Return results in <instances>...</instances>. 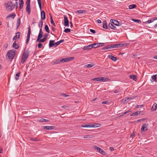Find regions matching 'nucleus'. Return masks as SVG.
Returning <instances> with one entry per match:
<instances>
[{
  "label": "nucleus",
  "instance_id": "f257e3e1",
  "mask_svg": "<svg viewBox=\"0 0 157 157\" xmlns=\"http://www.w3.org/2000/svg\"><path fill=\"white\" fill-rule=\"evenodd\" d=\"M6 4V10L9 11H12L16 6V5L13 4L12 2H7Z\"/></svg>",
  "mask_w": 157,
  "mask_h": 157
},
{
  "label": "nucleus",
  "instance_id": "f03ea898",
  "mask_svg": "<svg viewBox=\"0 0 157 157\" xmlns=\"http://www.w3.org/2000/svg\"><path fill=\"white\" fill-rule=\"evenodd\" d=\"M16 53L17 52L16 50L12 49L9 51L6 55L8 56L9 59L12 60Z\"/></svg>",
  "mask_w": 157,
  "mask_h": 157
},
{
  "label": "nucleus",
  "instance_id": "7ed1b4c3",
  "mask_svg": "<svg viewBox=\"0 0 157 157\" xmlns=\"http://www.w3.org/2000/svg\"><path fill=\"white\" fill-rule=\"evenodd\" d=\"M29 52L28 51H26L23 54L21 57V63L22 64L24 63L28 57Z\"/></svg>",
  "mask_w": 157,
  "mask_h": 157
},
{
  "label": "nucleus",
  "instance_id": "20e7f679",
  "mask_svg": "<svg viewBox=\"0 0 157 157\" xmlns=\"http://www.w3.org/2000/svg\"><path fill=\"white\" fill-rule=\"evenodd\" d=\"M30 1V0H27L26 2V9L28 14H30L31 11Z\"/></svg>",
  "mask_w": 157,
  "mask_h": 157
},
{
  "label": "nucleus",
  "instance_id": "39448f33",
  "mask_svg": "<svg viewBox=\"0 0 157 157\" xmlns=\"http://www.w3.org/2000/svg\"><path fill=\"white\" fill-rule=\"evenodd\" d=\"M110 22L113 23L114 25L117 26H121L123 24V23L122 22L120 23L117 20L112 19L110 20Z\"/></svg>",
  "mask_w": 157,
  "mask_h": 157
},
{
  "label": "nucleus",
  "instance_id": "423d86ee",
  "mask_svg": "<svg viewBox=\"0 0 157 157\" xmlns=\"http://www.w3.org/2000/svg\"><path fill=\"white\" fill-rule=\"evenodd\" d=\"M94 148L97 150L99 152L104 155H106V153L103 150L97 146H94Z\"/></svg>",
  "mask_w": 157,
  "mask_h": 157
},
{
  "label": "nucleus",
  "instance_id": "0eeeda50",
  "mask_svg": "<svg viewBox=\"0 0 157 157\" xmlns=\"http://www.w3.org/2000/svg\"><path fill=\"white\" fill-rule=\"evenodd\" d=\"M31 29H30V27L29 25L28 27V32L27 33V38L26 39V41L25 42L26 44H27L30 40V35L31 34Z\"/></svg>",
  "mask_w": 157,
  "mask_h": 157
},
{
  "label": "nucleus",
  "instance_id": "6e6552de",
  "mask_svg": "<svg viewBox=\"0 0 157 157\" xmlns=\"http://www.w3.org/2000/svg\"><path fill=\"white\" fill-rule=\"evenodd\" d=\"M74 59V57H69L62 58L61 59L62 63H63L71 61Z\"/></svg>",
  "mask_w": 157,
  "mask_h": 157
},
{
  "label": "nucleus",
  "instance_id": "1a4fd4ad",
  "mask_svg": "<svg viewBox=\"0 0 157 157\" xmlns=\"http://www.w3.org/2000/svg\"><path fill=\"white\" fill-rule=\"evenodd\" d=\"M64 25L65 26L68 27L69 25V21L66 15L64 16Z\"/></svg>",
  "mask_w": 157,
  "mask_h": 157
},
{
  "label": "nucleus",
  "instance_id": "9d476101",
  "mask_svg": "<svg viewBox=\"0 0 157 157\" xmlns=\"http://www.w3.org/2000/svg\"><path fill=\"white\" fill-rule=\"evenodd\" d=\"M49 35L48 33H46L44 34V37L42 39H40L38 42L39 43H43L47 39Z\"/></svg>",
  "mask_w": 157,
  "mask_h": 157
},
{
  "label": "nucleus",
  "instance_id": "9b49d317",
  "mask_svg": "<svg viewBox=\"0 0 157 157\" xmlns=\"http://www.w3.org/2000/svg\"><path fill=\"white\" fill-rule=\"evenodd\" d=\"M109 26L111 29L117 30L116 31L117 32H119L121 31V30L119 29H118L117 27L114 26L113 24L111 22L109 23Z\"/></svg>",
  "mask_w": 157,
  "mask_h": 157
},
{
  "label": "nucleus",
  "instance_id": "f8f14e48",
  "mask_svg": "<svg viewBox=\"0 0 157 157\" xmlns=\"http://www.w3.org/2000/svg\"><path fill=\"white\" fill-rule=\"evenodd\" d=\"M148 126V124H144L142 126V127L141 129V132L144 131H147V126Z\"/></svg>",
  "mask_w": 157,
  "mask_h": 157
},
{
  "label": "nucleus",
  "instance_id": "ddd939ff",
  "mask_svg": "<svg viewBox=\"0 0 157 157\" xmlns=\"http://www.w3.org/2000/svg\"><path fill=\"white\" fill-rule=\"evenodd\" d=\"M104 44V43H97L93 44L92 45L93 46V48H96L102 46Z\"/></svg>",
  "mask_w": 157,
  "mask_h": 157
},
{
  "label": "nucleus",
  "instance_id": "4468645a",
  "mask_svg": "<svg viewBox=\"0 0 157 157\" xmlns=\"http://www.w3.org/2000/svg\"><path fill=\"white\" fill-rule=\"evenodd\" d=\"M92 45V44H89L87 46H85L82 49L83 50L90 49L93 48V46Z\"/></svg>",
  "mask_w": 157,
  "mask_h": 157
},
{
  "label": "nucleus",
  "instance_id": "2eb2a0df",
  "mask_svg": "<svg viewBox=\"0 0 157 157\" xmlns=\"http://www.w3.org/2000/svg\"><path fill=\"white\" fill-rule=\"evenodd\" d=\"M55 128L54 126H44L43 127L44 129L46 130H52L54 129Z\"/></svg>",
  "mask_w": 157,
  "mask_h": 157
},
{
  "label": "nucleus",
  "instance_id": "dca6fc26",
  "mask_svg": "<svg viewBox=\"0 0 157 157\" xmlns=\"http://www.w3.org/2000/svg\"><path fill=\"white\" fill-rule=\"evenodd\" d=\"M53 46H55V40H50L49 42V47L50 48L52 47Z\"/></svg>",
  "mask_w": 157,
  "mask_h": 157
},
{
  "label": "nucleus",
  "instance_id": "f3484780",
  "mask_svg": "<svg viewBox=\"0 0 157 157\" xmlns=\"http://www.w3.org/2000/svg\"><path fill=\"white\" fill-rule=\"evenodd\" d=\"M18 43L17 41H15L13 44V47L15 49H17L19 48V46L17 45Z\"/></svg>",
  "mask_w": 157,
  "mask_h": 157
},
{
  "label": "nucleus",
  "instance_id": "a211bd4d",
  "mask_svg": "<svg viewBox=\"0 0 157 157\" xmlns=\"http://www.w3.org/2000/svg\"><path fill=\"white\" fill-rule=\"evenodd\" d=\"M100 81L103 82L108 81L109 80L108 78L105 77H100Z\"/></svg>",
  "mask_w": 157,
  "mask_h": 157
},
{
  "label": "nucleus",
  "instance_id": "6ab92c4d",
  "mask_svg": "<svg viewBox=\"0 0 157 157\" xmlns=\"http://www.w3.org/2000/svg\"><path fill=\"white\" fill-rule=\"evenodd\" d=\"M41 20H44L45 19V12L44 11H41Z\"/></svg>",
  "mask_w": 157,
  "mask_h": 157
},
{
  "label": "nucleus",
  "instance_id": "aec40b11",
  "mask_svg": "<svg viewBox=\"0 0 157 157\" xmlns=\"http://www.w3.org/2000/svg\"><path fill=\"white\" fill-rule=\"evenodd\" d=\"M19 9L21 10L22 9L24 2L23 0H19Z\"/></svg>",
  "mask_w": 157,
  "mask_h": 157
},
{
  "label": "nucleus",
  "instance_id": "412c9836",
  "mask_svg": "<svg viewBox=\"0 0 157 157\" xmlns=\"http://www.w3.org/2000/svg\"><path fill=\"white\" fill-rule=\"evenodd\" d=\"M16 15L14 13H12L11 14H9L6 17V18H9L10 17L12 19H13L15 17Z\"/></svg>",
  "mask_w": 157,
  "mask_h": 157
},
{
  "label": "nucleus",
  "instance_id": "4be33fe9",
  "mask_svg": "<svg viewBox=\"0 0 157 157\" xmlns=\"http://www.w3.org/2000/svg\"><path fill=\"white\" fill-rule=\"evenodd\" d=\"M132 98H126L122 100V101L124 103H126L130 101Z\"/></svg>",
  "mask_w": 157,
  "mask_h": 157
},
{
  "label": "nucleus",
  "instance_id": "5701e85b",
  "mask_svg": "<svg viewBox=\"0 0 157 157\" xmlns=\"http://www.w3.org/2000/svg\"><path fill=\"white\" fill-rule=\"evenodd\" d=\"M20 32H17L16 33V35L14 36L13 38V40H16L17 39H19L20 37Z\"/></svg>",
  "mask_w": 157,
  "mask_h": 157
},
{
  "label": "nucleus",
  "instance_id": "b1692460",
  "mask_svg": "<svg viewBox=\"0 0 157 157\" xmlns=\"http://www.w3.org/2000/svg\"><path fill=\"white\" fill-rule=\"evenodd\" d=\"M21 19L20 18H18L17 19V22L16 29H17L21 25Z\"/></svg>",
  "mask_w": 157,
  "mask_h": 157
},
{
  "label": "nucleus",
  "instance_id": "393cba45",
  "mask_svg": "<svg viewBox=\"0 0 157 157\" xmlns=\"http://www.w3.org/2000/svg\"><path fill=\"white\" fill-rule=\"evenodd\" d=\"M129 78L133 80L136 81L137 80V76L136 75H130L129 76Z\"/></svg>",
  "mask_w": 157,
  "mask_h": 157
},
{
  "label": "nucleus",
  "instance_id": "a878e982",
  "mask_svg": "<svg viewBox=\"0 0 157 157\" xmlns=\"http://www.w3.org/2000/svg\"><path fill=\"white\" fill-rule=\"evenodd\" d=\"M95 64L94 63H91V64H87L84 66L85 68H89L94 66Z\"/></svg>",
  "mask_w": 157,
  "mask_h": 157
},
{
  "label": "nucleus",
  "instance_id": "bb28decb",
  "mask_svg": "<svg viewBox=\"0 0 157 157\" xmlns=\"http://www.w3.org/2000/svg\"><path fill=\"white\" fill-rule=\"evenodd\" d=\"M91 127H100L101 124L99 123H94L93 124H91Z\"/></svg>",
  "mask_w": 157,
  "mask_h": 157
},
{
  "label": "nucleus",
  "instance_id": "cd10ccee",
  "mask_svg": "<svg viewBox=\"0 0 157 157\" xmlns=\"http://www.w3.org/2000/svg\"><path fill=\"white\" fill-rule=\"evenodd\" d=\"M113 61H116L118 59L116 57L111 55L108 56Z\"/></svg>",
  "mask_w": 157,
  "mask_h": 157
},
{
  "label": "nucleus",
  "instance_id": "c85d7f7f",
  "mask_svg": "<svg viewBox=\"0 0 157 157\" xmlns=\"http://www.w3.org/2000/svg\"><path fill=\"white\" fill-rule=\"evenodd\" d=\"M103 28L106 29H108V27L107 25V23L106 21H103Z\"/></svg>",
  "mask_w": 157,
  "mask_h": 157
},
{
  "label": "nucleus",
  "instance_id": "c756f323",
  "mask_svg": "<svg viewBox=\"0 0 157 157\" xmlns=\"http://www.w3.org/2000/svg\"><path fill=\"white\" fill-rule=\"evenodd\" d=\"M123 45L124 44H114V48L122 47Z\"/></svg>",
  "mask_w": 157,
  "mask_h": 157
},
{
  "label": "nucleus",
  "instance_id": "7c9ffc66",
  "mask_svg": "<svg viewBox=\"0 0 157 157\" xmlns=\"http://www.w3.org/2000/svg\"><path fill=\"white\" fill-rule=\"evenodd\" d=\"M142 112L141 111H136L132 113V114L131 115V116H137L139 114H140Z\"/></svg>",
  "mask_w": 157,
  "mask_h": 157
},
{
  "label": "nucleus",
  "instance_id": "2f4dec72",
  "mask_svg": "<svg viewBox=\"0 0 157 157\" xmlns=\"http://www.w3.org/2000/svg\"><path fill=\"white\" fill-rule=\"evenodd\" d=\"M157 108V104L155 103L152 106L151 110L153 111L156 110Z\"/></svg>",
  "mask_w": 157,
  "mask_h": 157
},
{
  "label": "nucleus",
  "instance_id": "473e14b6",
  "mask_svg": "<svg viewBox=\"0 0 157 157\" xmlns=\"http://www.w3.org/2000/svg\"><path fill=\"white\" fill-rule=\"evenodd\" d=\"M45 30L46 32L48 33H49L50 32L49 28L47 25H45L44 27Z\"/></svg>",
  "mask_w": 157,
  "mask_h": 157
},
{
  "label": "nucleus",
  "instance_id": "72a5a7b5",
  "mask_svg": "<svg viewBox=\"0 0 157 157\" xmlns=\"http://www.w3.org/2000/svg\"><path fill=\"white\" fill-rule=\"evenodd\" d=\"M152 78V80H151V81L152 82H153L154 81L156 78V75H154L151 76V77Z\"/></svg>",
  "mask_w": 157,
  "mask_h": 157
},
{
  "label": "nucleus",
  "instance_id": "f704fd0d",
  "mask_svg": "<svg viewBox=\"0 0 157 157\" xmlns=\"http://www.w3.org/2000/svg\"><path fill=\"white\" fill-rule=\"evenodd\" d=\"M43 35L42 34H39L38 38H37V39L36 40V42H38V41H39V40L41 39V38L43 36Z\"/></svg>",
  "mask_w": 157,
  "mask_h": 157
},
{
  "label": "nucleus",
  "instance_id": "c9c22d12",
  "mask_svg": "<svg viewBox=\"0 0 157 157\" xmlns=\"http://www.w3.org/2000/svg\"><path fill=\"white\" fill-rule=\"evenodd\" d=\"M136 6V5L133 4L129 5V9H132L135 8Z\"/></svg>",
  "mask_w": 157,
  "mask_h": 157
},
{
  "label": "nucleus",
  "instance_id": "e433bc0d",
  "mask_svg": "<svg viewBox=\"0 0 157 157\" xmlns=\"http://www.w3.org/2000/svg\"><path fill=\"white\" fill-rule=\"evenodd\" d=\"M50 21H51V23L54 26H56V25L55 24V23L53 21V19L52 17V16H50Z\"/></svg>",
  "mask_w": 157,
  "mask_h": 157
},
{
  "label": "nucleus",
  "instance_id": "4c0bfd02",
  "mask_svg": "<svg viewBox=\"0 0 157 157\" xmlns=\"http://www.w3.org/2000/svg\"><path fill=\"white\" fill-rule=\"evenodd\" d=\"M21 72H19V73H17L16 75V77H15V79L16 80H18L19 79V77L20 75V74Z\"/></svg>",
  "mask_w": 157,
  "mask_h": 157
},
{
  "label": "nucleus",
  "instance_id": "58836bf2",
  "mask_svg": "<svg viewBox=\"0 0 157 157\" xmlns=\"http://www.w3.org/2000/svg\"><path fill=\"white\" fill-rule=\"evenodd\" d=\"M77 12L78 13L81 14L83 13H85L86 12V11L85 10H78L77 11Z\"/></svg>",
  "mask_w": 157,
  "mask_h": 157
},
{
  "label": "nucleus",
  "instance_id": "ea45409f",
  "mask_svg": "<svg viewBox=\"0 0 157 157\" xmlns=\"http://www.w3.org/2000/svg\"><path fill=\"white\" fill-rule=\"evenodd\" d=\"M91 124H85V125H82L81 126L82 127H91Z\"/></svg>",
  "mask_w": 157,
  "mask_h": 157
},
{
  "label": "nucleus",
  "instance_id": "a19ab883",
  "mask_svg": "<svg viewBox=\"0 0 157 157\" xmlns=\"http://www.w3.org/2000/svg\"><path fill=\"white\" fill-rule=\"evenodd\" d=\"M43 20H41L40 21V24L39 25V27L40 29H42L43 26Z\"/></svg>",
  "mask_w": 157,
  "mask_h": 157
},
{
  "label": "nucleus",
  "instance_id": "79ce46f5",
  "mask_svg": "<svg viewBox=\"0 0 157 157\" xmlns=\"http://www.w3.org/2000/svg\"><path fill=\"white\" fill-rule=\"evenodd\" d=\"M40 121L41 122H47L49 121V120L42 118L41 119Z\"/></svg>",
  "mask_w": 157,
  "mask_h": 157
},
{
  "label": "nucleus",
  "instance_id": "37998d69",
  "mask_svg": "<svg viewBox=\"0 0 157 157\" xmlns=\"http://www.w3.org/2000/svg\"><path fill=\"white\" fill-rule=\"evenodd\" d=\"M39 6V8L40 10H41V0H37Z\"/></svg>",
  "mask_w": 157,
  "mask_h": 157
},
{
  "label": "nucleus",
  "instance_id": "c03bdc74",
  "mask_svg": "<svg viewBox=\"0 0 157 157\" xmlns=\"http://www.w3.org/2000/svg\"><path fill=\"white\" fill-rule=\"evenodd\" d=\"M131 111H130V110H128V111H126L125 112H124V113H121V115H120V116H123L124 115L126 114H127V113H129V112H130Z\"/></svg>",
  "mask_w": 157,
  "mask_h": 157
},
{
  "label": "nucleus",
  "instance_id": "a18cd8bd",
  "mask_svg": "<svg viewBox=\"0 0 157 157\" xmlns=\"http://www.w3.org/2000/svg\"><path fill=\"white\" fill-rule=\"evenodd\" d=\"M60 62H62L61 59H60V60L58 59V60H56L54 62V64H58Z\"/></svg>",
  "mask_w": 157,
  "mask_h": 157
},
{
  "label": "nucleus",
  "instance_id": "49530a36",
  "mask_svg": "<svg viewBox=\"0 0 157 157\" xmlns=\"http://www.w3.org/2000/svg\"><path fill=\"white\" fill-rule=\"evenodd\" d=\"M132 20L135 22H137L138 23H140L141 22V21L140 20L135 19H132Z\"/></svg>",
  "mask_w": 157,
  "mask_h": 157
},
{
  "label": "nucleus",
  "instance_id": "de8ad7c7",
  "mask_svg": "<svg viewBox=\"0 0 157 157\" xmlns=\"http://www.w3.org/2000/svg\"><path fill=\"white\" fill-rule=\"evenodd\" d=\"M64 32L66 33H68L71 32V29L69 28H66L64 30Z\"/></svg>",
  "mask_w": 157,
  "mask_h": 157
},
{
  "label": "nucleus",
  "instance_id": "09e8293b",
  "mask_svg": "<svg viewBox=\"0 0 157 157\" xmlns=\"http://www.w3.org/2000/svg\"><path fill=\"white\" fill-rule=\"evenodd\" d=\"M110 49L109 45L106 46L102 48V50L108 49Z\"/></svg>",
  "mask_w": 157,
  "mask_h": 157
},
{
  "label": "nucleus",
  "instance_id": "8fccbe9b",
  "mask_svg": "<svg viewBox=\"0 0 157 157\" xmlns=\"http://www.w3.org/2000/svg\"><path fill=\"white\" fill-rule=\"evenodd\" d=\"M100 77H97V78H94L92 79V80L93 81H100Z\"/></svg>",
  "mask_w": 157,
  "mask_h": 157
},
{
  "label": "nucleus",
  "instance_id": "3c124183",
  "mask_svg": "<svg viewBox=\"0 0 157 157\" xmlns=\"http://www.w3.org/2000/svg\"><path fill=\"white\" fill-rule=\"evenodd\" d=\"M8 45V44L7 43H6L4 44L3 47V50H5L7 48Z\"/></svg>",
  "mask_w": 157,
  "mask_h": 157
},
{
  "label": "nucleus",
  "instance_id": "603ef678",
  "mask_svg": "<svg viewBox=\"0 0 157 157\" xmlns=\"http://www.w3.org/2000/svg\"><path fill=\"white\" fill-rule=\"evenodd\" d=\"M152 22H153L155 20H157V17H155L151 18V19Z\"/></svg>",
  "mask_w": 157,
  "mask_h": 157
},
{
  "label": "nucleus",
  "instance_id": "864d4df0",
  "mask_svg": "<svg viewBox=\"0 0 157 157\" xmlns=\"http://www.w3.org/2000/svg\"><path fill=\"white\" fill-rule=\"evenodd\" d=\"M30 140L31 141H38L36 138H31L30 139Z\"/></svg>",
  "mask_w": 157,
  "mask_h": 157
},
{
  "label": "nucleus",
  "instance_id": "5fc2aeb1",
  "mask_svg": "<svg viewBox=\"0 0 157 157\" xmlns=\"http://www.w3.org/2000/svg\"><path fill=\"white\" fill-rule=\"evenodd\" d=\"M42 44L40 43H39L38 44V48H42Z\"/></svg>",
  "mask_w": 157,
  "mask_h": 157
},
{
  "label": "nucleus",
  "instance_id": "6e6d98bb",
  "mask_svg": "<svg viewBox=\"0 0 157 157\" xmlns=\"http://www.w3.org/2000/svg\"><path fill=\"white\" fill-rule=\"evenodd\" d=\"M135 134V132H133L130 135V137L131 138H133L134 137Z\"/></svg>",
  "mask_w": 157,
  "mask_h": 157
},
{
  "label": "nucleus",
  "instance_id": "4d7b16f0",
  "mask_svg": "<svg viewBox=\"0 0 157 157\" xmlns=\"http://www.w3.org/2000/svg\"><path fill=\"white\" fill-rule=\"evenodd\" d=\"M110 49L114 48V44H110L109 45Z\"/></svg>",
  "mask_w": 157,
  "mask_h": 157
},
{
  "label": "nucleus",
  "instance_id": "13d9d810",
  "mask_svg": "<svg viewBox=\"0 0 157 157\" xmlns=\"http://www.w3.org/2000/svg\"><path fill=\"white\" fill-rule=\"evenodd\" d=\"M90 32L93 33H96L95 31L93 29H90Z\"/></svg>",
  "mask_w": 157,
  "mask_h": 157
},
{
  "label": "nucleus",
  "instance_id": "bf43d9fd",
  "mask_svg": "<svg viewBox=\"0 0 157 157\" xmlns=\"http://www.w3.org/2000/svg\"><path fill=\"white\" fill-rule=\"evenodd\" d=\"M55 46H54L55 47H56L58 45H59L60 44L59 41L57 42H56L55 43Z\"/></svg>",
  "mask_w": 157,
  "mask_h": 157
},
{
  "label": "nucleus",
  "instance_id": "052dcab7",
  "mask_svg": "<svg viewBox=\"0 0 157 157\" xmlns=\"http://www.w3.org/2000/svg\"><path fill=\"white\" fill-rule=\"evenodd\" d=\"M108 101H104L102 102V104H107L108 103Z\"/></svg>",
  "mask_w": 157,
  "mask_h": 157
},
{
  "label": "nucleus",
  "instance_id": "680f3d73",
  "mask_svg": "<svg viewBox=\"0 0 157 157\" xmlns=\"http://www.w3.org/2000/svg\"><path fill=\"white\" fill-rule=\"evenodd\" d=\"M84 138H90V136L89 135H86L84 137Z\"/></svg>",
  "mask_w": 157,
  "mask_h": 157
},
{
  "label": "nucleus",
  "instance_id": "e2e57ef3",
  "mask_svg": "<svg viewBox=\"0 0 157 157\" xmlns=\"http://www.w3.org/2000/svg\"><path fill=\"white\" fill-rule=\"evenodd\" d=\"M62 96L64 97H67L69 96L68 95H67L65 94H62Z\"/></svg>",
  "mask_w": 157,
  "mask_h": 157
},
{
  "label": "nucleus",
  "instance_id": "0e129e2a",
  "mask_svg": "<svg viewBox=\"0 0 157 157\" xmlns=\"http://www.w3.org/2000/svg\"><path fill=\"white\" fill-rule=\"evenodd\" d=\"M39 34H43V32H42V29H40V30Z\"/></svg>",
  "mask_w": 157,
  "mask_h": 157
},
{
  "label": "nucleus",
  "instance_id": "69168bd1",
  "mask_svg": "<svg viewBox=\"0 0 157 157\" xmlns=\"http://www.w3.org/2000/svg\"><path fill=\"white\" fill-rule=\"evenodd\" d=\"M151 22H152L151 21V20L150 19V20H148L147 21L145 22V23H150Z\"/></svg>",
  "mask_w": 157,
  "mask_h": 157
},
{
  "label": "nucleus",
  "instance_id": "338daca9",
  "mask_svg": "<svg viewBox=\"0 0 157 157\" xmlns=\"http://www.w3.org/2000/svg\"><path fill=\"white\" fill-rule=\"evenodd\" d=\"M109 150L112 151L114 150V149L113 147H109Z\"/></svg>",
  "mask_w": 157,
  "mask_h": 157
},
{
  "label": "nucleus",
  "instance_id": "774afa93",
  "mask_svg": "<svg viewBox=\"0 0 157 157\" xmlns=\"http://www.w3.org/2000/svg\"><path fill=\"white\" fill-rule=\"evenodd\" d=\"M64 40L63 39V40H61L59 41V44H60V43L64 42Z\"/></svg>",
  "mask_w": 157,
  "mask_h": 157
}]
</instances>
